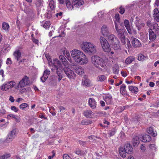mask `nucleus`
I'll return each mask as SVG.
<instances>
[{"label":"nucleus","mask_w":159,"mask_h":159,"mask_svg":"<svg viewBox=\"0 0 159 159\" xmlns=\"http://www.w3.org/2000/svg\"><path fill=\"white\" fill-rule=\"evenodd\" d=\"M147 132L148 134H151L153 137L156 136L157 134V133L154 132L153 128L152 127L147 128Z\"/></svg>","instance_id":"c85d7f7f"},{"label":"nucleus","mask_w":159,"mask_h":159,"mask_svg":"<svg viewBox=\"0 0 159 159\" xmlns=\"http://www.w3.org/2000/svg\"><path fill=\"white\" fill-rule=\"evenodd\" d=\"M62 15V12H60L59 13H57L55 14V16L57 17H58L59 16V18H61V16Z\"/></svg>","instance_id":"0e129e2a"},{"label":"nucleus","mask_w":159,"mask_h":159,"mask_svg":"<svg viewBox=\"0 0 159 159\" xmlns=\"http://www.w3.org/2000/svg\"><path fill=\"white\" fill-rule=\"evenodd\" d=\"M55 16L54 10H49L45 16L48 19H52Z\"/></svg>","instance_id":"aec40b11"},{"label":"nucleus","mask_w":159,"mask_h":159,"mask_svg":"<svg viewBox=\"0 0 159 159\" xmlns=\"http://www.w3.org/2000/svg\"><path fill=\"white\" fill-rule=\"evenodd\" d=\"M71 56L75 61L80 65L87 63V59L86 56L81 51L74 49L70 52Z\"/></svg>","instance_id":"f03ea898"},{"label":"nucleus","mask_w":159,"mask_h":159,"mask_svg":"<svg viewBox=\"0 0 159 159\" xmlns=\"http://www.w3.org/2000/svg\"><path fill=\"white\" fill-rule=\"evenodd\" d=\"M107 37L109 42L111 45L112 48L115 50L120 49V43L117 38L113 34H109Z\"/></svg>","instance_id":"39448f33"},{"label":"nucleus","mask_w":159,"mask_h":159,"mask_svg":"<svg viewBox=\"0 0 159 159\" xmlns=\"http://www.w3.org/2000/svg\"><path fill=\"white\" fill-rule=\"evenodd\" d=\"M127 42L126 45H125H125L126 46V47L128 49L130 48H131V46L130 44V41L127 38H125V42Z\"/></svg>","instance_id":"a18cd8bd"},{"label":"nucleus","mask_w":159,"mask_h":159,"mask_svg":"<svg viewBox=\"0 0 159 159\" xmlns=\"http://www.w3.org/2000/svg\"><path fill=\"white\" fill-rule=\"evenodd\" d=\"M131 41L133 46L135 48L140 47L141 44L140 42L137 39L132 36L131 38Z\"/></svg>","instance_id":"ddd939ff"},{"label":"nucleus","mask_w":159,"mask_h":159,"mask_svg":"<svg viewBox=\"0 0 159 159\" xmlns=\"http://www.w3.org/2000/svg\"><path fill=\"white\" fill-rule=\"evenodd\" d=\"M132 141L133 145L134 146H138L139 143V138L138 136H136L134 137Z\"/></svg>","instance_id":"2f4dec72"},{"label":"nucleus","mask_w":159,"mask_h":159,"mask_svg":"<svg viewBox=\"0 0 159 159\" xmlns=\"http://www.w3.org/2000/svg\"><path fill=\"white\" fill-rule=\"evenodd\" d=\"M107 77L104 75H99L97 77V80L100 81L102 82L106 80Z\"/></svg>","instance_id":"e433bc0d"},{"label":"nucleus","mask_w":159,"mask_h":159,"mask_svg":"<svg viewBox=\"0 0 159 159\" xmlns=\"http://www.w3.org/2000/svg\"><path fill=\"white\" fill-rule=\"evenodd\" d=\"M71 68L72 70H74L76 73L80 75H81L84 73V69L76 64L72 65Z\"/></svg>","instance_id":"9d476101"},{"label":"nucleus","mask_w":159,"mask_h":159,"mask_svg":"<svg viewBox=\"0 0 159 159\" xmlns=\"http://www.w3.org/2000/svg\"><path fill=\"white\" fill-rule=\"evenodd\" d=\"M28 106L29 107L27 104L26 103H23L20 105L19 107L20 109L22 110H24L25 108Z\"/></svg>","instance_id":"49530a36"},{"label":"nucleus","mask_w":159,"mask_h":159,"mask_svg":"<svg viewBox=\"0 0 159 159\" xmlns=\"http://www.w3.org/2000/svg\"><path fill=\"white\" fill-rule=\"evenodd\" d=\"M78 142L80 145L82 146L83 147H85L86 146V141L79 140L78 141Z\"/></svg>","instance_id":"864d4df0"},{"label":"nucleus","mask_w":159,"mask_h":159,"mask_svg":"<svg viewBox=\"0 0 159 159\" xmlns=\"http://www.w3.org/2000/svg\"><path fill=\"white\" fill-rule=\"evenodd\" d=\"M62 61V64L64 65H65L67 64V63L68 62V61H67L66 59L65 58H63V60H62L61 61Z\"/></svg>","instance_id":"680f3d73"},{"label":"nucleus","mask_w":159,"mask_h":159,"mask_svg":"<svg viewBox=\"0 0 159 159\" xmlns=\"http://www.w3.org/2000/svg\"><path fill=\"white\" fill-rule=\"evenodd\" d=\"M115 18L116 19L118 23H120V18L119 14H116L115 16Z\"/></svg>","instance_id":"5fc2aeb1"},{"label":"nucleus","mask_w":159,"mask_h":159,"mask_svg":"<svg viewBox=\"0 0 159 159\" xmlns=\"http://www.w3.org/2000/svg\"><path fill=\"white\" fill-rule=\"evenodd\" d=\"M92 61L94 66L101 71H105L107 70V67L102 58L94 56L92 57Z\"/></svg>","instance_id":"7ed1b4c3"},{"label":"nucleus","mask_w":159,"mask_h":159,"mask_svg":"<svg viewBox=\"0 0 159 159\" xmlns=\"http://www.w3.org/2000/svg\"><path fill=\"white\" fill-rule=\"evenodd\" d=\"M89 104L91 108L93 109L96 108L97 102L95 99L93 98H89Z\"/></svg>","instance_id":"f3484780"},{"label":"nucleus","mask_w":159,"mask_h":159,"mask_svg":"<svg viewBox=\"0 0 159 159\" xmlns=\"http://www.w3.org/2000/svg\"><path fill=\"white\" fill-rule=\"evenodd\" d=\"M13 55L14 56L15 59L17 61L21 57V53L19 50H17L15 51L13 53Z\"/></svg>","instance_id":"412c9836"},{"label":"nucleus","mask_w":159,"mask_h":159,"mask_svg":"<svg viewBox=\"0 0 159 159\" xmlns=\"http://www.w3.org/2000/svg\"><path fill=\"white\" fill-rule=\"evenodd\" d=\"M139 138L140 139H141V140L143 142H148L151 139V136L146 134L140 135Z\"/></svg>","instance_id":"dca6fc26"},{"label":"nucleus","mask_w":159,"mask_h":159,"mask_svg":"<svg viewBox=\"0 0 159 159\" xmlns=\"http://www.w3.org/2000/svg\"><path fill=\"white\" fill-rule=\"evenodd\" d=\"M49 6L51 9V10H54V2L53 0L50 1Z\"/></svg>","instance_id":"c03bdc74"},{"label":"nucleus","mask_w":159,"mask_h":159,"mask_svg":"<svg viewBox=\"0 0 159 159\" xmlns=\"http://www.w3.org/2000/svg\"><path fill=\"white\" fill-rule=\"evenodd\" d=\"M16 83L13 81H8L4 83L1 86V89L2 91H7L12 88L15 85Z\"/></svg>","instance_id":"6e6552de"},{"label":"nucleus","mask_w":159,"mask_h":159,"mask_svg":"<svg viewBox=\"0 0 159 159\" xmlns=\"http://www.w3.org/2000/svg\"><path fill=\"white\" fill-rule=\"evenodd\" d=\"M119 153L120 156L122 157H125L126 156V152L125 150V149L122 147H120L119 148Z\"/></svg>","instance_id":"a878e982"},{"label":"nucleus","mask_w":159,"mask_h":159,"mask_svg":"<svg viewBox=\"0 0 159 159\" xmlns=\"http://www.w3.org/2000/svg\"><path fill=\"white\" fill-rule=\"evenodd\" d=\"M103 99L107 105H111L113 103V100L112 97L110 94H107L105 96H104Z\"/></svg>","instance_id":"f8f14e48"},{"label":"nucleus","mask_w":159,"mask_h":159,"mask_svg":"<svg viewBox=\"0 0 159 159\" xmlns=\"http://www.w3.org/2000/svg\"><path fill=\"white\" fill-rule=\"evenodd\" d=\"M72 4L75 7L79 8L84 4L83 0H72Z\"/></svg>","instance_id":"2eb2a0df"},{"label":"nucleus","mask_w":159,"mask_h":159,"mask_svg":"<svg viewBox=\"0 0 159 159\" xmlns=\"http://www.w3.org/2000/svg\"><path fill=\"white\" fill-rule=\"evenodd\" d=\"M153 30L156 32V34L157 35L159 34V26H158V24L155 23L153 25Z\"/></svg>","instance_id":"f704fd0d"},{"label":"nucleus","mask_w":159,"mask_h":159,"mask_svg":"<svg viewBox=\"0 0 159 159\" xmlns=\"http://www.w3.org/2000/svg\"><path fill=\"white\" fill-rule=\"evenodd\" d=\"M30 89V88H27L24 89L22 88V89L20 90V92L21 94H22L25 93V92L29 91Z\"/></svg>","instance_id":"3c124183"},{"label":"nucleus","mask_w":159,"mask_h":159,"mask_svg":"<svg viewBox=\"0 0 159 159\" xmlns=\"http://www.w3.org/2000/svg\"><path fill=\"white\" fill-rule=\"evenodd\" d=\"M92 121L89 120H83L81 121V124L82 125H88L91 124Z\"/></svg>","instance_id":"37998d69"},{"label":"nucleus","mask_w":159,"mask_h":159,"mask_svg":"<svg viewBox=\"0 0 159 159\" xmlns=\"http://www.w3.org/2000/svg\"><path fill=\"white\" fill-rule=\"evenodd\" d=\"M101 33L104 37H107L110 34V31L106 25H103L101 28Z\"/></svg>","instance_id":"4468645a"},{"label":"nucleus","mask_w":159,"mask_h":159,"mask_svg":"<svg viewBox=\"0 0 159 159\" xmlns=\"http://www.w3.org/2000/svg\"><path fill=\"white\" fill-rule=\"evenodd\" d=\"M53 68L51 70L56 71L57 75L59 81L61 80L63 77V71L67 77L70 79L75 80L76 77V75L73 71L68 67L64 68L60 61L57 59L53 60Z\"/></svg>","instance_id":"f257e3e1"},{"label":"nucleus","mask_w":159,"mask_h":159,"mask_svg":"<svg viewBox=\"0 0 159 159\" xmlns=\"http://www.w3.org/2000/svg\"><path fill=\"white\" fill-rule=\"evenodd\" d=\"M135 25L137 29L139 31L141 30L142 27H144L145 26V24L144 23L136 22L135 23Z\"/></svg>","instance_id":"473e14b6"},{"label":"nucleus","mask_w":159,"mask_h":159,"mask_svg":"<svg viewBox=\"0 0 159 159\" xmlns=\"http://www.w3.org/2000/svg\"><path fill=\"white\" fill-rule=\"evenodd\" d=\"M119 9L120 10L119 11V12L122 15L125 13V9L122 6H120V7Z\"/></svg>","instance_id":"de8ad7c7"},{"label":"nucleus","mask_w":159,"mask_h":159,"mask_svg":"<svg viewBox=\"0 0 159 159\" xmlns=\"http://www.w3.org/2000/svg\"><path fill=\"white\" fill-rule=\"evenodd\" d=\"M148 30L149 39L150 40L154 41L156 38V34H155L151 29H149Z\"/></svg>","instance_id":"4be33fe9"},{"label":"nucleus","mask_w":159,"mask_h":159,"mask_svg":"<svg viewBox=\"0 0 159 159\" xmlns=\"http://www.w3.org/2000/svg\"><path fill=\"white\" fill-rule=\"evenodd\" d=\"M146 58L142 54H139L138 55V60L140 61H143Z\"/></svg>","instance_id":"58836bf2"},{"label":"nucleus","mask_w":159,"mask_h":159,"mask_svg":"<svg viewBox=\"0 0 159 159\" xmlns=\"http://www.w3.org/2000/svg\"><path fill=\"white\" fill-rule=\"evenodd\" d=\"M50 73V71L49 70L46 69L44 72L43 75L42 77H41L40 79L43 82L45 81L48 77V75Z\"/></svg>","instance_id":"6ab92c4d"},{"label":"nucleus","mask_w":159,"mask_h":159,"mask_svg":"<svg viewBox=\"0 0 159 159\" xmlns=\"http://www.w3.org/2000/svg\"><path fill=\"white\" fill-rule=\"evenodd\" d=\"M42 4L41 0H38L36 3V5L38 6H41Z\"/></svg>","instance_id":"338daca9"},{"label":"nucleus","mask_w":159,"mask_h":159,"mask_svg":"<svg viewBox=\"0 0 159 159\" xmlns=\"http://www.w3.org/2000/svg\"><path fill=\"white\" fill-rule=\"evenodd\" d=\"M29 77L26 75H25L15 88L17 90H19V89H22L29 84Z\"/></svg>","instance_id":"0eeeda50"},{"label":"nucleus","mask_w":159,"mask_h":159,"mask_svg":"<svg viewBox=\"0 0 159 159\" xmlns=\"http://www.w3.org/2000/svg\"><path fill=\"white\" fill-rule=\"evenodd\" d=\"M116 31V34L118 37L119 38L123 45L125 44V37L124 34L125 30L120 29Z\"/></svg>","instance_id":"1a4fd4ad"},{"label":"nucleus","mask_w":159,"mask_h":159,"mask_svg":"<svg viewBox=\"0 0 159 159\" xmlns=\"http://www.w3.org/2000/svg\"><path fill=\"white\" fill-rule=\"evenodd\" d=\"M135 59V58L133 56H129L126 58L125 61V63L129 65L132 63Z\"/></svg>","instance_id":"cd10ccee"},{"label":"nucleus","mask_w":159,"mask_h":159,"mask_svg":"<svg viewBox=\"0 0 159 159\" xmlns=\"http://www.w3.org/2000/svg\"><path fill=\"white\" fill-rule=\"evenodd\" d=\"M116 129H113L109 131L108 134L109 135L110 137H111L114 135L116 133Z\"/></svg>","instance_id":"a19ab883"},{"label":"nucleus","mask_w":159,"mask_h":159,"mask_svg":"<svg viewBox=\"0 0 159 159\" xmlns=\"http://www.w3.org/2000/svg\"><path fill=\"white\" fill-rule=\"evenodd\" d=\"M4 47H5V50H6L7 49L9 48V49L10 48V46L8 44H4Z\"/></svg>","instance_id":"69168bd1"},{"label":"nucleus","mask_w":159,"mask_h":159,"mask_svg":"<svg viewBox=\"0 0 159 159\" xmlns=\"http://www.w3.org/2000/svg\"><path fill=\"white\" fill-rule=\"evenodd\" d=\"M11 156L10 154H3L0 156V159H7Z\"/></svg>","instance_id":"79ce46f5"},{"label":"nucleus","mask_w":159,"mask_h":159,"mask_svg":"<svg viewBox=\"0 0 159 159\" xmlns=\"http://www.w3.org/2000/svg\"><path fill=\"white\" fill-rule=\"evenodd\" d=\"M63 159H71V158L68 154H64L63 156Z\"/></svg>","instance_id":"13d9d810"},{"label":"nucleus","mask_w":159,"mask_h":159,"mask_svg":"<svg viewBox=\"0 0 159 159\" xmlns=\"http://www.w3.org/2000/svg\"><path fill=\"white\" fill-rule=\"evenodd\" d=\"M134 4H132L131 5H129L126 7H128V8L129 9V10L130 9L133 10L134 8Z\"/></svg>","instance_id":"bf43d9fd"},{"label":"nucleus","mask_w":159,"mask_h":159,"mask_svg":"<svg viewBox=\"0 0 159 159\" xmlns=\"http://www.w3.org/2000/svg\"><path fill=\"white\" fill-rule=\"evenodd\" d=\"M82 84L83 86L86 87H89L91 86L92 85L91 81L89 79H83Z\"/></svg>","instance_id":"5701e85b"},{"label":"nucleus","mask_w":159,"mask_h":159,"mask_svg":"<svg viewBox=\"0 0 159 159\" xmlns=\"http://www.w3.org/2000/svg\"><path fill=\"white\" fill-rule=\"evenodd\" d=\"M9 25L8 23L4 22L2 23V29L6 31L8 30L9 29Z\"/></svg>","instance_id":"c9c22d12"},{"label":"nucleus","mask_w":159,"mask_h":159,"mask_svg":"<svg viewBox=\"0 0 159 159\" xmlns=\"http://www.w3.org/2000/svg\"><path fill=\"white\" fill-rule=\"evenodd\" d=\"M124 148L126 152L128 154H131L133 152V148L132 146L129 143H126Z\"/></svg>","instance_id":"a211bd4d"},{"label":"nucleus","mask_w":159,"mask_h":159,"mask_svg":"<svg viewBox=\"0 0 159 159\" xmlns=\"http://www.w3.org/2000/svg\"><path fill=\"white\" fill-rule=\"evenodd\" d=\"M65 2L67 7L69 9L72 10L73 8V5L72 4H71L70 0H66Z\"/></svg>","instance_id":"72a5a7b5"},{"label":"nucleus","mask_w":159,"mask_h":159,"mask_svg":"<svg viewBox=\"0 0 159 159\" xmlns=\"http://www.w3.org/2000/svg\"><path fill=\"white\" fill-rule=\"evenodd\" d=\"M126 87V86L124 84H123L120 86V93L123 95H127Z\"/></svg>","instance_id":"bb28decb"},{"label":"nucleus","mask_w":159,"mask_h":159,"mask_svg":"<svg viewBox=\"0 0 159 159\" xmlns=\"http://www.w3.org/2000/svg\"><path fill=\"white\" fill-rule=\"evenodd\" d=\"M12 61L10 58H8L7 59V61L6 62V64L7 65H8L9 64H12Z\"/></svg>","instance_id":"e2e57ef3"},{"label":"nucleus","mask_w":159,"mask_h":159,"mask_svg":"<svg viewBox=\"0 0 159 159\" xmlns=\"http://www.w3.org/2000/svg\"><path fill=\"white\" fill-rule=\"evenodd\" d=\"M129 89L132 93L136 94L138 92V89L135 87L132 86H129Z\"/></svg>","instance_id":"c756f323"},{"label":"nucleus","mask_w":159,"mask_h":159,"mask_svg":"<svg viewBox=\"0 0 159 159\" xmlns=\"http://www.w3.org/2000/svg\"><path fill=\"white\" fill-rule=\"evenodd\" d=\"M120 25L121 27H124V26H125L128 33L129 34H132V31L131 30L130 25H129V23L128 20L126 19L124 20L123 23H120Z\"/></svg>","instance_id":"9b49d317"},{"label":"nucleus","mask_w":159,"mask_h":159,"mask_svg":"<svg viewBox=\"0 0 159 159\" xmlns=\"http://www.w3.org/2000/svg\"><path fill=\"white\" fill-rule=\"evenodd\" d=\"M84 115L88 118H91L94 115V113L91 110H87L84 112Z\"/></svg>","instance_id":"393cba45"},{"label":"nucleus","mask_w":159,"mask_h":159,"mask_svg":"<svg viewBox=\"0 0 159 159\" xmlns=\"http://www.w3.org/2000/svg\"><path fill=\"white\" fill-rule=\"evenodd\" d=\"M10 117H12L14 118L17 122H19L20 121V118L19 117H17V116L13 114H9L7 116V118L9 119Z\"/></svg>","instance_id":"7c9ffc66"},{"label":"nucleus","mask_w":159,"mask_h":159,"mask_svg":"<svg viewBox=\"0 0 159 159\" xmlns=\"http://www.w3.org/2000/svg\"><path fill=\"white\" fill-rule=\"evenodd\" d=\"M50 25V22L48 21L47 22H46V23L43 24V27L45 29H47L49 28Z\"/></svg>","instance_id":"09e8293b"},{"label":"nucleus","mask_w":159,"mask_h":159,"mask_svg":"<svg viewBox=\"0 0 159 159\" xmlns=\"http://www.w3.org/2000/svg\"><path fill=\"white\" fill-rule=\"evenodd\" d=\"M153 17L155 20L157 22L159 21V11L157 9H155L153 10Z\"/></svg>","instance_id":"b1692460"},{"label":"nucleus","mask_w":159,"mask_h":159,"mask_svg":"<svg viewBox=\"0 0 159 159\" xmlns=\"http://www.w3.org/2000/svg\"><path fill=\"white\" fill-rule=\"evenodd\" d=\"M33 34H32L31 37H32V40L34 43L37 44V43H38L39 42V41L37 39H36L34 38L33 37Z\"/></svg>","instance_id":"4d7b16f0"},{"label":"nucleus","mask_w":159,"mask_h":159,"mask_svg":"<svg viewBox=\"0 0 159 159\" xmlns=\"http://www.w3.org/2000/svg\"><path fill=\"white\" fill-rule=\"evenodd\" d=\"M11 109L15 112H17L19 110L15 106H12L11 107Z\"/></svg>","instance_id":"6e6d98bb"},{"label":"nucleus","mask_w":159,"mask_h":159,"mask_svg":"<svg viewBox=\"0 0 159 159\" xmlns=\"http://www.w3.org/2000/svg\"><path fill=\"white\" fill-rule=\"evenodd\" d=\"M14 138V137H12L9 134H8L6 139V141L7 143H9L12 141Z\"/></svg>","instance_id":"4c0bfd02"},{"label":"nucleus","mask_w":159,"mask_h":159,"mask_svg":"<svg viewBox=\"0 0 159 159\" xmlns=\"http://www.w3.org/2000/svg\"><path fill=\"white\" fill-rule=\"evenodd\" d=\"M141 149L142 151L144 152L146 150V147L143 144L141 146Z\"/></svg>","instance_id":"774afa93"},{"label":"nucleus","mask_w":159,"mask_h":159,"mask_svg":"<svg viewBox=\"0 0 159 159\" xmlns=\"http://www.w3.org/2000/svg\"><path fill=\"white\" fill-rule=\"evenodd\" d=\"M81 48L85 52L89 54H94L96 52V47L89 42H83L81 45Z\"/></svg>","instance_id":"20e7f679"},{"label":"nucleus","mask_w":159,"mask_h":159,"mask_svg":"<svg viewBox=\"0 0 159 159\" xmlns=\"http://www.w3.org/2000/svg\"><path fill=\"white\" fill-rule=\"evenodd\" d=\"M16 129H13L11 131L10 133L8 134L9 135L11 136L12 137H15V135L16 134Z\"/></svg>","instance_id":"8fccbe9b"},{"label":"nucleus","mask_w":159,"mask_h":159,"mask_svg":"<svg viewBox=\"0 0 159 159\" xmlns=\"http://www.w3.org/2000/svg\"><path fill=\"white\" fill-rule=\"evenodd\" d=\"M6 111L3 109L0 110V116L6 113Z\"/></svg>","instance_id":"052dcab7"},{"label":"nucleus","mask_w":159,"mask_h":159,"mask_svg":"<svg viewBox=\"0 0 159 159\" xmlns=\"http://www.w3.org/2000/svg\"><path fill=\"white\" fill-rule=\"evenodd\" d=\"M113 73L115 74H117L118 73L119 70L116 66L113 67Z\"/></svg>","instance_id":"603ef678"},{"label":"nucleus","mask_w":159,"mask_h":159,"mask_svg":"<svg viewBox=\"0 0 159 159\" xmlns=\"http://www.w3.org/2000/svg\"><path fill=\"white\" fill-rule=\"evenodd\" d=\"M75 152L77 154L82 156L84 154V152L81 151L80 149L79 148L76 149L75 151Z\"/></svg>","instance_id":"ea45409f"},{"label":"nucleus","mask_w":159,"mask_h":159,"mask_svg":"<svg viewBox=\"0 0 159 159\" xmlns=\"http://www.w3.org/2000/svg\"><path fill=\"white\" fill-rule=\"evenodd\" d=\"M99 40L103 51L107 53L109 52L111 49L108 41L102 36L100 37Z\"/></svg>","instance_id":"423d86ee"}]
</instances>
